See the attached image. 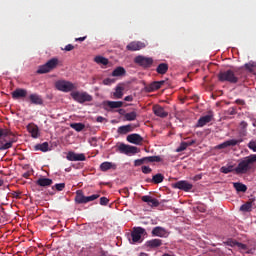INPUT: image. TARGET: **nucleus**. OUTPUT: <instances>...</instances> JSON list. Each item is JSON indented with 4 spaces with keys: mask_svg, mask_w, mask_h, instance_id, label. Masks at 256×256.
Masks as SVG:
<instances>
[{
    "mask_svg": "<svg viewBox=\"0 0 256 256\" xmlns=\"http://www.w3.org/2000/svg\"><path fill=\"white\" fill-rule=\"evenodd\" d=\"M19 141V138L13 131L7 128H0V151H7L13 148V145Z\"/></svg>",
    "mask_w": 256,
    "mask_h": 256,
    "instance_id": "f257e3e1",
    "label": "nucleus"
},
{
    "mask_svg": "<svg viewBox=\"0 0 256 256\" xmlns=\"http://www.w3.org/2000/svg\"><path fill=\"white\" fill-rule=\"evenodd\" d=\"M256 163V154H251L244 159L240 160L237 167L234 169L237 175H245V173H249L251 169H253V165Z\"/></svg>",
    "mask_w": 256,
    "mask_h": 256,
    "instance_id": "f03ea898",
    "label": "nucleus"
},
{
    "mask_svg": "<svg viewBox=\"0 0 256 256\" xmlns=\"http://www.w3.org/2000/svg\"><path fill=\"white\" fill-rule=\"evenodd\" d=\"M218 79L219 81H221L222 83H239V77H237V75L235 74V72L233 70H226V71H222L218 74Z\"/></svg>",
    "mask_w": 256,
    "mask_h": 256,
    "instance_id": "7ed1b4c3",
    "label": "nucleus"
},
{
    "mask_svg": "<svg viewBox=\"0 0 256 256\" xmlns=\"http://www.w3.org/2000/svg\"><path fill=\"white\" fill-rule=\"evenodd\" d=\"M57 65H59V59L52 58V59L48 60L47 63H45L44 65L39 66L36 73L38 75H43L45 73H51V71H53V69L57 68Z\"/></svg>",
    "mask_w": 256,
    "mask_h": 256,
    "instance_id": "20e7f679",
    "label": "nucleus"
},
{
    "mask_svg": "<svg viewBox=\"0 0 256 256\" xmlns=\"http://www.w3.org/2000/svg\"><path fill=\"white\" fill-rule=\"evenodd\" d=\"M70 95L72 99L76 101V103L83 104V103H89L93 101V96H91L87 92L73 91L70 93Z\"/></svg>",
    "mask_w": 256,
    "mask_h": 256,
    "instance_id": "39448f33",
    "label": "nucleus"
},
{
    "mask_svg": "<svg viewBox=\"0 0 256 256\" xmlns=\"http://www.w3.org/2000/svg\"><path fill=\"white\" fill-rule=\"evenodd\" d=\"M99 197H101L100 194L85 196V194H83V190H78L76 192L75 201L78 205H83L85 203H90V201H95L96 199H99Z\"/></svg>",
    "mask_w": 256,
    "mask_h": 256,
    "instance_id": "423d86ee",
    "label": "nucleus"
},
{
    "mask_svg": "<svg viewBox=\"0 0 256 256\" xmlns=\"http://www.w3.org/2000/svg\"><path fill=\"white\" fill-rule=\"evenodd\" d=\"M55 88L62 93H70V91H74L75 84L66 80H58L55 82Z\"/></svg>",
    "mask_w": 256,
    "mask_h": 256,
    "instance_id": "0eeeda50",
    "label": "nucleus"
},
{
    "mask_svg": "<svg viewBox=\"0 0 256 256\" xmlns=\"http://www.w3.org/2000/svg\"><path fill=\"white\" fill-rule=\"evenodd\" d=\"M134 63L139 65V67H143V69H149L153 66V59L151 57L139 55L134 58Z\"/></svg>",
    "mask_w": 256,
    "mask_h": 256,
    "instance_id": "6e6552de",
    "label": "nucleus"
},
{
    "mask_svg": "<svg viewBox=\"0 0 256 256\" xmlns=\"http://www.w3.org/2000/svg\"><path fill=\"white\" fill-rule=\"evenodd\" d=\"M145 229L141 227H134L131 232L132 243H141V236L145 235Z\"/></svg>",
    "mask_w": 256,
    "mask_h": 256,
    "instance_id": "1a4fd4ad",
    "label": "nucleus"
},
{
    "mask_svg": "<svg viewBox=\"0 0 256 256\" xmlns=\"http://www.w3.org/2000/svg\"><path fill=\"white\" fill-rule=\"evenodd\" d=\"M118 151L119 153H123L124 155H135V153H137V147L129 146L122 143L118 146Z\"/></svg>",
    "mask_w": 256,
    "mask_h": 256,
    "instance_id": "9d476101",
    "label": "nucleus"
},
{
    "mask_svg": "<svg viewBox=\"0 0 256 256\" xmlns=\"http://www.w3.org/2000/svg\"><path fill=\"white\" fill-rule=\"evenodd\" d=\"M145 47H147V44L144 42L133 41L126 46V49L127 51H141V49H145Z\"/></svg>",
    "mask_w": 256,
    "mask_h": 256,
    "instance_id": "9b49d317",
    "label": "nucleus"
},
{
    "mask_svg": "<svg viewBox=\"0 0 256 256\" xmlns=\"http://www.w3.org/2000/svg\"><path fill=\"white\" fill-rule=\"evenodd\" d=\"M163 85H165L164 80L154 81V82L150 83L149 85L145 86V91L147 93H153V91H158V89H161V87H163Z\"/></svg>",
    "mask_w": 256,
    "mask_h": 256,
    "instance_id": "f8f14e48",
    "label": "nucleus"
},
{
    "mask_svg": "<svg viewBox=\"0 0 256 256\" xmlns=\"http://www.w3.org/2000/svg\"><path fill=\"white\" fill-rule=\"evenodd\" d=\"M174 189H180L181 191H191L193 184L188 181L181 180L173 184Z\"/></svg>",
    "mask_w": 256,
    "mask_h": 256,
    "instance_id": "ddd939ff",
    "label": "nucleus"
},
{
    "mask_svg": "<svg viewBox=\"0 0 256 256\" xmlns=\"http://www.w3.org/2000/svg\"><path fill=\"white\" fill-rule=\"evenodd\" d=\"M66 159L68 161H85V159H87V158L85 157V154H83V153L77 154L73 151H69L67 153Z\"/></svg>",
    "mask_w": 256,
    "mask_h": 256,
    "instance_id": "4468645a",
    "label": "nucleus"
},
{
    "mask_svg": "<svg viewBox=\"0 0 256 256\" xmlns=\"http://www.w3.org/2000/svg\"><path fill=\"white\" fill-rule=\"evenodd\" d=\"M126 139L128 143H132L133 145H141L143 143V137L139 134H130Z\"/></svg>",
    "mask_w": 256,
    "mask_h": 256,
    "instance_id": "2eb2a0df",
    "label": "nucleus"
},
{
    "mask_svg": "<svg viewBox=\"0 0 256 256\" xmlns=\"http://www.w3.org/2000/svg\"><path fill=\"white\" fill-rule=\"evenodd\" d=\"M27 97V90L23 88H17L12 92V99H25Z\"/></svg>",
    "mask_w": 256,
    "mask_h": 256,
    "instance_id": "dca6fc26",
    "label": "nucleus"
},
{
    "mask_svg": "<svg viewBox=\"0 0 256 256\" xmlns=\"http://www.w3.org/2000/svg\"><path fill=\"white\" fill-rule=\"evenodd\" d=\"M241 141H243V140H235V139L227 140V141L223 142L222 144H219L217 146V149H227V147H235V145H239V143H241Z\"/></svg>",
    "mask_w": 256,
    "mask_h": 256,
    "instance_id": "f3484780",
    "label": "nucleus"
},
{
    "mask_svg": "<svg viewBox=\"0 0 256 256\" xmlns=\"http://www.w3.org/2000/svg\"><path fill=\"white\" fill-rule=\"evenodd\" d=\"M141 200L144 203H147L150 207H159V200H157L156 198H153L149 195L142 196Z\"/></svg>",
    "mask_w": 256,
    "mask_h": 256,
    "instance_id": "a211bd4d",
    "label": "nucleus"
},
{
    "mask_svg": "<svg viewBox=\"0 0 256 256\" xmlns=\"http://www.w3.org/2000/svg\"><path fill=\"white\" fill-rule=\"evenodd\" d=\"M153 113L156 115V117H161L162 119H165V117L169 115V113H167V111H165V109L160 105L153 107Z\"/></svg>",
    "mask_w": 256,
    "mask_h": 256,
    "instance_id": "6ab92c4d",
    "label": "nucleus"
},
{
    "mask_svg": "<svg viewBox=\"0 0 256 256\" xmlns=\"http://www.w3.org/2000/svg\"><path fill=\"white\" fill-rule=\"evenodd\" d=\"M27 131L31 134L33 139H37L39 137V126L31 123L27 125Z\"/></svg>",
    "mask_w": 256,
    "mask_h": 256,
    "instance_id": "aec40b11",
    "label": "nucleus"
},
{
    "mask_svg": "<svg viewBox=\"0 0 256 256\" xmlns=\"http://www.w3.org/2000/svg\"><path fill=\"white\" fill-rule=\"evenodd\" d=\"M167 230L161 226H156L152 230V237H165Z\"/></svg>",
    "mask_w": 256,
    "mask_h": 256,
    "instance_id": "412c9836",
    "label": "nucleus"
},
{
    "mask_svg": "<svg viewBox=\"0 0 256 256\" xmlns=\"http://www.w3.org/2000/svg\"><path fill=\"white\" fill-rule=\"evenodd\" d=\"M212 120L213 116L211 115L202 116L199 118L196 127H205V125H207V123H211Z\"/></svg>",
    "mask_w": 256,
    "mask_h": 256,
    "instance_id": "4be33fe9",
    "label": "nucleus"
},
{
    "mask_svg": "<svg viewBox=\"0 0 256 256\" xmlns=\"http://www.w3.org/2000/svg\"><path fill=\"white\" fill-rule=\"evenodd\" d=\"M36 185H39V187H51V185H53V180L50 178H39L36 181Z\"/></svg>",
    "mask_w": 256,
    "mask_h": 256,
    "instance_id": "5701e85b",
    "label": "nucleus"
},
{
    "mask_svg": "<svg viewBox=\"0 0 256 256\" xmlns=\"http://www.w3.org/2000/svg\"><path fill=\"white\" fill-rule=\"evenodd\" d=\"M133 129H135V127L131 124L120 126L118 128V133L120 135H127V133H131V131H133Z\"/></svg>",
    "mask_w": 256,
    "mask_h": 256,
    "instance_id": "b1692460",
    "label": "nucleus"
},
{
    "mask_svg": "<svg viewBox=\"0 0 256 256\" xmlns=\"http://www.w3.org/2000/svg\"><path fill=\"white\" fill-rule=\"evenodd\" d=\"M110 169H117V164L113 162H103L102 164H100V170H102L103 172L109 171Z\"/></svg>",
    "mask_w": 256,
    "mask_h": 256,
    "instance_id": "393cba45",
    "label": "nucleus"
},
{
    "mask_svg": "<svg viewBox=\"0 0 256 256\" xmlns=\"http://www.w3.org/2000/svg\"><path fill=\"white\" fill-rule=\"evenodd\" d=\"M167 71H169V64L167 63H160L156 68V73H158V75H165Z\"/></svg>",
    "mask_w": 256,
    "mask_h": 256,
    "instance_id": "a878e982",
    "label": "nucleus"
},
{
    "mask_svg": "<svg viewBox=\"0 0 256 256\" xmlns=\"http://www.w3.org/2000/svg\"><path fill=\"white\" fill-rule=\"evenodd\" d=\"M29 99L33 105H43V98H41V96L38 94H31Z\"/></svg>",
    "mask_w": 256,
    "mask_h": 256,
    "instance_id": "bb28decb",
    "label": "nucleus"
},
{
    "mask_svg": "<svg viewBox=\"0 0 256 256\" xmlns=\"http://www.w3.org/2000/svg\"><path fill=\"white\" fill-rule=\"evenodd\" d=\"M148 247L155 249L157 247H161L163 245V240L161 239H152L146 242Z\"/></svg>",
    "mask_w": 256,
    "mask_h": 256,
    "instance_id": "cd10ccee",
    "label": "nucleus"
},
{
    "mask_svg": "<svg viewBox=\"0 0 256 256\" xmlns=\"http://www.w3.org/2000/svg\"><path fill=\"white\" fill-rule=\"evenodd\" d=\"M123 91H125V88L123 86L121 85L116 86L115 92L113 93L114 99H122Z\"/></svg>",
    "mask_w": 256,
    "mask_h": 256,
    "instance_id": "c85d7f7f",
    "label": "nucleus"
},
{
    "mask_svg": "<svg viewBox=\"0 0 256 256\" xmlns=\"http://www.w3.org/2000/svg\"><path fill=\"white\" fill-rule=\"evenodd\" d=\"M127 71L125 68L119 66L112 72V77H123V75H126Z\"/></svg>",
    "mask_w": 256,
    "mask_h": 256,
    "instance_id": "c756f323",
    "label": "nucleus"
},
{
    "mask_svg": "<svg viewBox=\"0 0 256 256\" xmlns=\"http://www.w3.org/2000/svg\"><path fill=\"white\" fill-rule=\"evenodd\" d=\"M35 151H42V153H47V151H49V143L43 142L42 144H37L35 146Z\"/></svg>",
    "mask_w": 256,
    "mask_h": 256,
    "instance_id": "7c9ffc66",
    "label": "nucleus"
},
{
    "mask_svg": "<svg viewBox=\"0 0 256 256\" xmlns=\"http://www.w3.org/2000/svg\"><path fill=\"white\" fill-rule=\"evenodd\" d=\"M233 187L238 193H245L247 191V186L243 183L234 182Z\"/></svg>",
    "mask_w": 256,
    "mask_h": 256,
    "instance_id": "2f4dec72",
    "label": "nucleus"
},
{
    "mask_svg": "<svg viewBox=\"0 0 256 256\" xmlns=\"http://www.w3.org/2000/svg\"><path fill=\"white\" fill-rule=\"evenodd\" d=\"M107 105L110 107V109H121L123 107L122 101H108Z\"/></svg>",
    "mask_w": 256,
    "mask_h": 256,
    "instance_id": "473e14b6",
    "label": "nucleus"
},
{
    "mask_svg": "<svg viewBox=\"0 0 256 256\" xmlns=\"http://www.w3.org/2000/svg\"><path fill=\"white\" fill-rule=\"evenodd\" d=\"M95 63H97V65H109V59L103 57V56H96L94 58Z\"/></svg>",
    "mask_w": 256,
    "mask_h": 256,
    "instance_id": "72a5a7b5",
    "label": "nucleus"
},
{
    "mask_svg": "<svg viewBox=\"0 0 256 256\" xmlns=\"http://www.w3.org/2000/svg\"><path fill=\"white\" fill-rule=\"evenodd\" d=\"M164 179H165V176H163V174L161 173H158L152 177V181L153 183H155V185H159V183H163Z\"/></svg>",
    "mask_w": 256,
    "mask_h": 256,
    "instance_id": "f704fd0d",
    "label": "nucleus"
},
{
    "mask_svg": "<svg viewBox=\"0 0 256 256\" xmlns=\"http://www.w3.org/2000/svg\"><path fill=\"white\" fill-rule=\"evenodd\" d=\"M71 129H74V131H77L80 133V131H83L85 129V124L83 123H72L70 124Z\"/></svg>",
    "mask_w": 256,
    "mask_h": 256,
    "instance_id": "c9c22d12",
    "label": "nucleus"
},
{
    "mask_svg": "<svg viewBox=\"0 0 256 256\" xmlns=\"http://www.w3.org/2000/svg\"><path fill=\"white\" fill-rule=\"evenodd\" d=\"M146 163H161L162 159L159 156H148L144 157Z\"/></svg>",
    "mask_w": 256,
    "mask_h": 256,
    "instance_id": "e433bc0d",
    "label": "nucleus"
},
{
    "mask_svg": "<svg viewBox=\"0 0 256 256\" xmlns=\"http://www.w3.org/2000/svg\"><path fill=\"white\" fill-rule=\"evenodd\" d=\"M124 117L126 121H135V119H137V112L132 111L130 113H126Z\"/></svg>",
    "mask_w": 256,
    "mask_h": 256,
    "instance_id": "4c0bfd02",
    "label": "nucleus"
},
{
    "mask_svg": "<svg viewBox=\"0 0 256 256\" xmlns=\"http://www.w3.org/2000/svg\"><path fill=\"white\" fill-rule=\"evenodd\" d=\"M221 173H224L225 175H227V173H233V171H235V169H233V165L230 166H222L220 168Z\"/></svg>",
    "mask_w": 256,
    "mask_h": 256,
    "instance_id": "58836bf2",
    "label": "nucleus"
},
{
    "mask_svg": "<svg viewBox=\"0 0 256 256\" xmlns=\"http://www.w3.org/2000/svg\"><path fill=\"white\" fill-rule=\"evenodd\" d=\"M251 207H253V203H251V202H246L245 204H243V205L240 207V211H245V212L251 211Z\"/></svg>",
    "mask_w": 256,
    "mask_h": 256,
    "instance_id": "ea45409f",
    "label": "nucleus"
},
{
    "mask_svg": "<svg viewBox=\"0 0 256 256\" xmlns=\"http://www.w3.org/2000/svg\"><path fill=\"white\" fill-rule=\"evenodd\" d=\"M247 122H245V121H242L241 123H240V127H241V131H240V133H241V135H247Z\"/></svg>",
    "mask_w": 256,
    "mask_h": 256,
    "instance_id": "a19ab883",
    "label": "nucleus"
},
{
    "mask_svg": "<svg viewBox=\"0 0 256 256\" xmlns=\"http://www.w3.org/2000/svg\"><path fill=\"white\" fill-rule=\"evenodd\" d=\"M231 247H239V249H243L244 251L247 249V245L241 243V242H231L230 243Z\"/></svg>",
    "mask_w": 256,
    "mask_h": 256,
    "instance_id": "79ce46f5",
    "label": "nucleus"
},
{
    "mask_svg": "<svg viewBox=\"0 0 256 256\" xmlns=\"http://www.w3.org/2000/svg\"><path fill=\"white\" fill-rule=\"evenodd\" d=\"M187 142H181L180 146L176 149V153H181L187 149Z\"/></svg>",
    "mask_w": 256,
    "mask_h": 256,
    "instance_id": "37998d69",
    "label": "nucleus"
},
{
    "mask_svg": "<svg viewBox=\"0 0 256 256\" xmlns=\"http://www.w3.org/2000/svg\"><path fill=\"white\" fill-rule=\"evenodd\" d=\"M248 148H250L251 151H254V153H256V140H251L248 143Z\"/></svg>",
    "mask_w": 256,
    "mask_h": 256,
    "instance_id": "c03bdc74",
    "label": "nucleus"
},
{
    "mask_svg": "<svg viewBox=\"0 0 256 256\" xmlns=\"http://www.w3.org/2000/svg\"><path fill=\"white\" fill-rule=\"evenodd\" d=\"M144 163H146L145 157L134 161L135 167H141Z\"/></svg>",
    "mask_w": 256,
    "mask_h": 256,
    "instance_id": "a18cd8bd",
    "label": "nucleus"
},
{
    "mask_svg": "<svg viewBox=\"0 0 256 256\" xmlns=\"http://www.w3.org/2000/svg\"><path fill=\"white\" fill-rule=\"evenodd\" d=\"M151 171L153 170L149 166H142V173H144V175H149Z\"/></svg>",
    "mask_w": 256,
    "mask_h": 256,
    "instance_id": "49530a36",
    "label": "nucleus"
},
{
    "mask_svg": "<svg viewBox=\"0 0 256 256\" xmlns=\"http://www.w3.org/2000/svg\"><path fill=\"white\" fill-rule=\"evenodd\" d=\"M113 83H115V79L106 78L103 80L104 85H113Z\"/></svg>",
    "mask_w": 256,
    "mask_h": 256,
    "instance_id": "de8ad7c7",
    "label": "nucleus"
},
{
    "mask_svg": "<svg viewBox=\"0 0 256 256\" xmlns=\"http://www.w3.org/2000/svg\"><path fill=\"white\" fill-rule=\"evenodd\" d=\"M54 187L57 191H63L65 189V183L55 184Z\"/></svg>",
    "mask_w": 256,
    "mask_h": 256,
    "instance_id": "09e8293b",
    "label": "nucleus"
},
{
    "mask_svg": "<svg viewBox=\"0 0 256 256\" xmlns=\"http://www.w3.org/2000/svg\"><path fill=\"white\" fill-rule=\"evenodd\" d=\"M100 205H109V199L107 197H101L100 198Z\"/></svg>",
    "mask_w": 256,
    "mask_h": 256,
    "instance_id": "8fccbe9b",
    "label": "nucleus"
},
{
    "mask_svg": "<svg viewBox=\"0 0 256 256\" xmlns=\"http://www.w3.org/2000/svg\"><path fill=\"white\" fill-rule=\"evenodd\" d=\"M75 49V46L73 44H68L65 46L64 51H73Z\"/></svg>",
    "mask_w": 256,
    "mask_h": 256,
    "instance_id": "3c124183",
    "label": "nucleus"
},
{
    "mask_svg": "<svg viewBox=\"0 0 256 256\" xmlns=\"http://www.w3.org/2000/svg\"><path fill=\"white\" fill-rule=\"evenodd\" d=\"M244 67L247 71H250V73L253 71V65L251 63H246Z\"/></svg>",
    "mask_w": 256,
    "mask_h": 256,
    "instance_id": "603ef678",
    "label": "nucleus"
},
{
    "mask_svg": "<svg viewBox=\"0 0 256 256\" xmlns=\"http://www.w3.org/2000/svg\"><path fill=\"white\" fill-rule=\"evenodd\" d=\"M228 114L229 115H237V110L235 108H229L228 109Z\"/></svg>",
    "mask_w": 256,
    "mask_h": 256,
    "instance_id": "864d4df0",
    "label": "nucleus"
},
{
    "mask_svg": "<svg viewBox=\"0 0 256 256\" xmlns=\"http://www.w3.org/2000/svg\"><path fill=\"white\" fill-rule=\"evenodd\" d=\"M236 103H237V105H245V100L237 99Z\"/></svg>",
    "mask_w": 256,
    "mask_h": 256,
    "instance_id": "5fc2aeb1",
    "label": "nucleus"
},
{
    "mask_svg": "<svg viewBox=\"0 0 256 256\" xmlns=\"http://www.w3.org/2000/svg\"><path fill=\"white\" fill-rule=\"evenodd\" d=\"M104 120H105V118H103L102 116H98L96 118L97 123H103Z\"/></svg>",
    "mask_w": 256,
    "mask_h": 256,
    "instance_id": "6e6d98bb",
    "label": "nucleus"
},
{
    "mask_svg": "<svg viewBox=\"0 0 256 256\" xmlns=\"http://www.w3.org/2000/svg\"><path fill=\"white\" fill-rule=\"evenodd\" d=\"M191 145H195V140L186 142L187 147H191Z\"/></svg>",
    "mask_w": 256,
    "mask_h": 256,
    "instance_id": "4d7b16f0",
    "label": "nucleus"
},
{
    "mask_svg": "<svg viewBox=\"0 0 256 256\" xmlns=\"http://www.w3.org/2000/svg\"><path fill=\"white\" fill-rule=\"evenodd\" d=\"M87 39V36L76 38L75 41H85Z\"/></svg>",
    "mask_w": 256,
    "mask_h": 256,
    "instance_id": "13d9d810",
    "label": "nucleus"
},
{
    "mask_svg": "<svg viewBox=\"0 0 256 256\" xmlns=\"http://www.w3.org/2000/svg\"><path fill=\"white\" fill-rule=\"evenodd\" d=\"M124 101H133V96H126Z\"/></svg>",
    "mask_w": 256,
    "mask_h": 256,
    "instance_id": "bf43d9fd",
    "label": "nucleus"
},
{
    "mask_svg": "<svg viewBox=\"0 0 256 256\" xmlns=\"http://www.w3.org/2000/svg\"><path fill=\"white\" fill-rule=\"evenodd\" d=\"M119 113L123 114V113H125V110L124 109H119Z\"/></svg>",
    "mask_w": 256,
    "mask_h": 256,
    "instance_id": "052dcab7",
    "label": "nucleus"
},
{
    "mask_svg": "<svg viewBox=\"0 0 256 256\" xmlns=\"http://www.w3.org/2000/svg\"><path fill=\"white\" fill-rule=\"evenodd\" d=\"M139 256H147V253H140V255Z\"/></svg>",
    "mask_w": 256,
    "mask_h": 256,
    "instance_id": "680f3d73",
    "label": "nucleus"
},
{
    "mask_svg": "<svg viewBox=\"0 0 256 256\" xmlns=\"http://www.w3.org/2000/svg\"><path fill=\"white\" fill-rule=\"evenodd\" d=\"M252 125L253 127H256V120L253 121Z\"/></svg>",
    "mask_w": 256,
    "mask_h": 256,
    "instance_id": "e2e57ef3",
    "label": "nucleus"
},
{
    "mask_svg": "<svg viewBox=\"0 0 256 256\" xmlns=\"http://www.w3.org/2000/svg\"><path fill=\"white\" fill-rule=\"evenodd\" d=\"M0 187H3V180L0 179Z\"/></svg>",
    "mask_w": 256,
    "mask_h": 256,
    "instance_id": "0e129e2a",
    "label": "nucleus"
},
{
    "mask_svg": "<svg viewBox=\"0 0 256 256\" xmlns=\"http://www.w3.org/2000/svg\"><path fill=\"white\" fill-rule=\"evenodd\" d=\"M24 177H29V174H24Z\"/></svg>",
    "mask_w": 256,
    "mask_h": 256,
    "instance_id": "69168bd1",
    "label": "nucleus"
},
{
    "mask_svg": "<svg viewBox=\"0 0 256 256\" xmlns=\"http://www.w3.org/2000/svg\"><path fill=\"white\" fill-rule=\"evenodd\" d=\"M196 179H201V176H196Z\"/></svg>",
    "mask_w": 256,
    "mask_h": 256,
    "instance_id": "338daca9",
    "label": "nucleus"
},
{
    "mask_svg": "<svg viewBox=\"0 0 256 256\" xmlns=\"http://www.w3.org/2000/svg\"><path fill=\"white\" fill-rule=\"evenodd\" d=\"M200 211H202V213H205V209H203V208H202V210H200Z\"/></svg>",
    "mask_w": 256,
    "mask_h": 256,
    "instance_id": "774afa93",
    "label": "nucleus"
}]
</instances>
